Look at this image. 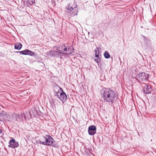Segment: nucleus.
Wrapping results in <instances>:
<instances>
[{"label":"nucleus","mask_w":156,"mask_h":156,"mask_svg":"<svg viewBox=\"0 0 156 156\" xmlns=\"http://www.w3.org/2000/svg\"><path fill=\"white\" fill-rule=\"evenodd\" d=\"M58 90V91L56 92L55 96H57L58 98L63 102H65L67 99V96L65 93L63 92L62 89L57 86L55 87Z\"/></svg>","instance_id":"1"},{"label":"nucleus","mask_w":156,"mask_h":156,"mask_svg":"<svg viewBox=\"0 0 156 156\" xmlns=\"http://www.w3.org/2000/svg\"><path fill=\"white\" fill-rule=\"evenodd\" d=\"M108 102L112 104L115 102L117 98V96L115 92L110 89Z\"/></svg>","instance_id":"2"},{"label":"nucleus","mask_w":156,"mask_h":156,"mask_svg":"<svg viewBox=\"0 0 156 156\" xmlns=\"http://www.w3.org/2000/svg\"><path fill=\"white\" fill-rule=\"evenodd\" d=\"M110 88H105L101 92V96L105 101L108 102Z\"/></svg>","instance_id":"3"},{"label":"nucleus","mask_w":156,"mask_h":156,"mask_svg":"<svg viewBox=\"0 0 156 156\" xmlns=\"http://www.w3.org/2000/svg\"><path fill=\"white\" fill-rule=\"evenodd\" d=\"M43 137L45 140V142L43 143V145L46 146H50L52 145L55 141L53 139L50 135H46L43 136Z\"/></svg>","instance_id":"4"},{"label":"nucleus","mask_w":156,"mask_h":156,"mask_svg":"<svg viewBox=\"0 0 156 156\" xmlns=\"http://www.w3.org/2000/svg\"><path fill=\"white\" fill-rule=\"evenodd\" d=\"M149 75L147 73L144 72L140 73L136 76L140 80L143 81L144 80H147L149 78Z\"/></svg>","instance_id":"5"},{"label":"nucleus","mask_w":156,"mask_h":156,"mask_svg":"<svg viewBox=\"0 0 156 156\" xmlns=\"http://www.w3.org/2000/svg\"><path fill=\"white\" fill-rule=\"evenodd\" d=\"M8 147L13 148H15L19 146V144L18 142H16L15 140L13 138L11 139L9 142Z\"/></svg>","instance_id":"6"},{"label":"nucleus","mask_w":156,"mask_h":156,"mask_svg":"<svg viewBox=\"0 0 156 156\" xmlns=\"http://www.w3.org/2000/svg\"><path fill=\"white\" fill-rule=\"evenodd\" d=\"M15 117L16 120L20 122H23L24 120V119H25V115L24 113L20 114H15Z\"/></svg>","instance_id":"7"},{"label":"nucleus","mask_w":156,"mask_h":156,"mask_svg":"<svg viewBox=\"0 0 156 156\" xmlns=\"http://www.w3.org/2000/svg\"><path fill=\"white\" fill-rule=\"evenodd\" d=\"M96 127L94 125L90 126L88 128V133L91 136L95 134L96 132Z\"/></svg>","instance_id":"8"},{"label":"nucleus","mask_w":156,"mask_h":156,"mask_svg":"<svg viewBox=\"0 0 156 156\" xmlns=\"http://www.w3.org/2000/svg\"><path fill=\"white\" fill-rule=\"evenodd\" d=\"M152 89L150 86L146 84L143 88V92L146 94H149L151 93Z\"/></svg>","instance_id":"9"},{"label":"nucleus","mask_w":156,"mask_h":156,"mask_svg":"<svg viewBox=\"0 0 156 156\" xmlns=\"http://www.w3.org/2000/svg\"><path fill=\"white\" fill-rule=\"evenodd\" d=\"M29 114L31 117L32 115L33 117L35 116L37 114V112L34 108H33L29 112Z\"/></svg>","instance_id":"10"},{"label":"nucleus","mask_w":156,"mask_h":156,"mask_svg":"<svg viewBox=\"0 0 156 156\" xmlns=\"http://www.w3.org/2000/svg\"><path fill=\"white\" fill-rule=\"evenodd\" d=\"M22 47V44L19 43H16L15 45V49L20 50L21 49Z\"/></svg>","instance_id":"11"},{"label":"nucleus","mask_w":156,"mask_h":156,"mask_svg":"<svg viewBox=\"0 0 156 156\" xmlns=\"http://www.w3.org/2000/svg\"><path fill=\"white\" fill-rule=\"evenodd\" d=\"M94 51L95 52V56L98 58L100 57L99 56H101V53L100 51L99 50V48L97 47V49L95 50Z\"/></svg>","instance_id":"12"},{"label":"nucleus","mask_w":156,"mask_h":156,"mask_svg":"<svg viewBox=\"0 0 156 156\" xmlns=\"http://www.w3.org/2000/svg\"><path fill=\"white\" fill-rule=\"evenodd\" d=\"M73 50L74 49L73 47L69 48V47H68L67 52H66V55L71 54L73 51Z\"/></svg>","instance_id":"13"},{"label":"nucleus","mask_w":156,"mask_h":156,"mask_svg":"<svg viewBox=\"0 0 156 156\" xmlns=\"http://www.w3.org/2000/svg\"><path fill=\"white\" fill-rule=\"evenodd\" d=\"M28 49H26L22 51H17V53H20V54L27 55Z\"/></svg>","instance_id":"14"},{"label":"nucleus","mask_w":156,"mask_h":156,"mask_svg":"<svg viewBox=\"0 0 156 156\" xmlns=\"http://www.w3.org/2000/svg\"><path fill=\"white\" fill-rule=\"evenodd\" d=\"M77 7L76 3L75 5V7H72L70 6V4H69L68 5V7L67 8V9L68 10H70L71 11L73 10L74 8H75Z\"/></svg>","instance_id":"15"},{"label":"nucleus","mask_w":156,"mask_h":156,"mask_svg":"<svg viewBox=\"0 0 156 156\" xmlns=\"http://www.w3.org/2000/svg\"><path fill=\"white\" fill-rule=\"evenodd\" d=\"M105 58L107 59H108L110 57V55L108 53L105 51L104 54Z\"/></svg>","instance_id":"16"},{"label":"nucleus","mask_w":156,"mask_h":156,"mask_svg":"<svg viewBox=\"0 0 156 156\" xmlns=\"http://www.w3.org/2000/svg\"><path fill=\"white\" fill-rule=\"evenodd\" d=\"M27 55H29L30 56H35V54L34 52H33L30 50H28Z\"/></svg>","instance_id":"17"},{"label":"nucleus","mask_w":156,"mask_h":156,"mask_svg":"<svg viewBox=\"0 0 156 156\" xmlns=\"http://www.w3.org/2000/svg\"><path fill=\"white\" fill-rule=\"evenodd\" d=\"M48 53L51 56H52L55 55V51L50 50L48 52Z\"/></svg>","instance_id":"18"},{"label":"nucleus","mask_w":156,"mask_h":156,"mask_svg":"<svg viewBox=\"0 0 156 156\" xmlns=\"http://www.w3.org/2000/svg\"><path fill=\"white\" fill-rule=\"evenodd\" d=\"M97 58H95L94 61L97 63L100 62L101 61V58L100 57H98Z\"/></svg>","instance_id":"19"},{"label":"nucleus","mask_w":156,"mask_h":156,"mask_svg":"<svg viewBox=\"0 0 156 156\" xmlns=\"http://www.w3.org/2000/svg\"><path fill=\"white\" fill-rule=\"evenodd\" d=\"M37 142L38 144L43 145V144L44 143V141H42V139H41L40 140H37Z\"/></svg>","instance_id":"20"},{"label":"nucleus","mask_w":156,"mask_h":156,"mask_svg":"<svg viewBox=\"0 0 156 156\" xmlns=\"http://www.w3.org/2000/svg\"><path fill=\"white\" fill-rule=\"evenodd\" d=\"M28 2L29 4L31 5L35 3V0H28Z\"/></svg>","instance_id":"21"},{"label":"nucleus","mask_w":156,"mask_h":156,"mask_svg":"<svg viewBox=\"0 0 156 156\" xmlns=\"http://www.w3.org/2000/svg\"><path fill=\"white\" fill-rule=\"evenodd\" d=\"M64 47H65V48L63 49V50L66 52H67V50H68V47H65V46L64 44L63 45Z\"/></svg>","instance_id":"22"},{"label":"nucleus","mask_w":156,"mask_h":156,"mask_svg":"<svg viewBox=\"0 0 156 156\" xmlns=\"http://www.w3.org/2000/svg\"><path fill=\"white\" fill-rule=\"evenodd\" d=\"M143 37H144V41H145L146 42H147H147H149V40L147 39L144 36H143Z\"/></svg>","instance_id":"23"},{"label":"nucleus","mask_w":156,"mask_h":156,"mask_svg":"<svg viewBox=\"0 0 156 156\" xmlns=\"http://www.w3.org/2000/svg\"><path fill=\"white\" fill-rule=\"evenodd\" d=\"M59 52H60V54H63L65 55H66V52L65 53L62 51H61Z\"/></svg>","instance_id":"24"},{"label":"nucleus","mask_w":156,"mask_h":156,"mask_svg":"<svg viewBox=\"0 0 156 156\" xmlns=\"http://www.w3.org/2000/svg\"><path fill=\"white\" fill-rule=\"evenodd\" d=\"M55 54H56L57 55H60V52H58L57 51H55Z\"/></svg>","instance_id":"25"},{"label":"nucleus","mask_w":156,"mask_h":156,"mask_svg":"<svg viewBox=\"0 0 156 156\" xmlns=\"http://www.w3.org/2000/svg\"><path fill=\"white\" fill-rule=\"evenodd\" d=\"M4 116V114L2 113H0V116L2 117Z\"/></svg>","instance_id":"26"},{"label":"nucleus","mask_w":156,"mask_h":156,"mask_svg":"<svg viewBox=\"0 0 156 156\" xmlns=\"http://www.w3.org/2000/svg\"><path fill=\"white\" fill-rule=\"evenodd\" d=\"M2 132V129H0V134Z\"/></svg>","instance_id":"27"},{"label":"nucleus","mask_w":156,"mask_h":156,"mask_svg":"<svg viewBox=\"0 0 156 156\" xmlns=\"http://www.w3.org/2000/svg\"><path fill=\"white\" fill-rule=\"evenodd\" d=\"M42 141H44V140H42Z\"/></svg>","instance_id":"28"}]
</instances>
